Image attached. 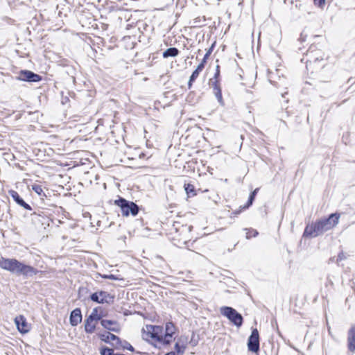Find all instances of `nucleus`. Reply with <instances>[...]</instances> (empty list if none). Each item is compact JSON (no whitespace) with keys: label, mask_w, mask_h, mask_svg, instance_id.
<instances>
[{"label":"nucleus","mask_w":355,"mask_h":355,"mask_svg":"<svg viewBox=\"0 0 355 355\" xmlns=\"http://www.w3.org/2000/svg\"><path fill=\"white\" fill-rule=\"evenodd\" d=\"M259 191V188H257L255 189L250 194V197H249V199H248V205L247 207H249L250 205H251L254 200V198L257 193Z\"/></svg>","instance_id":"26"},{"label":"nucleus","mask_w":355,"mask_h":355,"mask_svg":"<svg viewBox=\"0 0 355 355\" xmlns=\"http://www.w3.org/2000/svg\"><path fill=\"white\" fill-rule=\"evenodd\" d=\"M313 46L308 51L306 57L302 59V62H305L306 69L312 68L313 65L315 68H322L323 64H319L323 60L322 53L319 50L313 49Z\"/></svg>","instance_id":"3"},{"label":"nucleus","mask_w":355,"mask_h":355,"mask_svg":"<svg viewBox=\"0 0 355 355\" xmlns=\"http://www.w3.org/2000/svg\"><path fill=\"white\" fill-rule=\"evenodd\" d=\"M219 76H220V69H219V66L217 65L216 66V73L214 74V78L218 79Z\"/></svg>","instance_id":"34"},{"label":"nucleus","mask_w":355,"mask_h":355,"mask_svg":"<svg viewBox=\"0 0 355 355\" xmlns=\"http://www.w3.org/2000/svg\"><path fill=\"white\" fill-rule=\"evenodd\" d=\"M186 192L189 193H191L194 192V187L192 184H188L184 185Z\"/></svg>","instance_id":"30"},{"label":"nucleus","mask_w":355,"mask_h":355,"mask_svg":"<svg viewBox=\"0 0 355 355\" xmlns=\"http://www.w3.org/2000/svg\"><path fill=\"white\" fill-rule=\"evenodd\" d=\"M209 87L213 89V92L216 90V89L220 88L218 80L216 78H211L209 82Z\"/></svg>","instance_id":"24"},{"label":"nucleus","mask_w":355,"mask_h":355,"mask_svg":"<svg viewBox=\"0 0 355 355\" xmlns=\"http://www.w3.org/2000/svg\"><path fill=\"white\" fill-rule=\"evenodd\" d=\"M123 347L124 349H126L128 350H130L131 352L134 351V347L128 342H125L124 345H123Z\"/></svg>","instance_id":"33"},{"label":"nucleus","mask_w":355,"mask_h":355,"mask_svg":"<svg viewBox=\"0 0 355 355\" xmlns=\"http://www.w3.org/2000/svg\"><path fill=\"white\" fill-rule=\"evenodd\" d=\"M347 347L350 352H355V327H352L348 331Z\"/></svg>","instance_id":"14"},{"label":"nucleus","mask_w":355,"mask_h":355,"mask_svg":"<svg viewBox=\"0 0 355 355\" xmlns=\"http://www.w3.org/2000/svg\"><path fill=\"white\" fill-rule=\"evenodd\" d=\"M248 350L257 353L259 351V334L257 329H253L248 340Z\"/></svg>","instance_id":"7"},{"label":"nucleus","mask_w":355,"mask_h":355,"mask_svg":"<svg viewBox=\"0 0 355 355\" xmlns=\"http://www.w3.org/2000/svg\"><path fill=\"white\" fill-rule=\"evenodd\" d=\"M211 50H212V48H210L209 50L206 53V54L205 55L202 62L200 63H203V66L205 67V64L207 62V59L209 58L211 52Z\"/></svg>","instance_id":"32"},{"label":"nucleus","mask_w":355,"mask_h":355,"mask_svg":"<svg viewBox=\"0 0 355 355\" xmlns=\"http://www.w3.org/2000/svg\"><path fill=\"white\" fill-rule=\"evenodd\" d=\"M15 322L17 329L22 334L27 333L29 327L24 316L20 315L15 318Z\"/></svg>","instance_id":"10"},{"label":"nucleus","mask_w":355,"mask_h":355,"mask_svg":"<svg viewBox=\"0 0 355 355\" xmlns=\"http://www.w3.org/2000/svg\"><path fill=\"white\" fill-rule=\"evenodd\" d=\"M100 338L105 343H109L110 340L116 341L117 343H120V339L119 337L109 332L104 334H101Z\"/></svg>","instance_id":"19"},{"label":"nucleus","mask_w":355,"mask_h":355,"mask_svg":"<svg viewBox=\"0 0 355 355\" xmlns=\"http://www.w3.org/2000/svg\"><path fill=\"white\" fill-rule=\"evenodd\" d=\"M19 80L27 81V82H39L41 80V76L36 74L31 71L22 70L19 72V76L17 78Z\"/></svg>","instance_id":"9"},{"label":"nucleus","mask_w":355,"mask_h":355,"mask_svg":"<svg viewBox=\"0 0 355 355\" xmlns=\"http://www.w3.org/2000/svg\"><path fill=\"white\" fill-rule=\"evenodd\" d=\"M96 320H90V318H87L85 321V330L87 333L92 334L96 328Z\"/></svg>","instance_id":"18"},{"label":"nucleus","mask_w":355,"mask_h":355,"mask_svg":"<svg viewBox=\"0 0 355 355\" xmlns=\"http://www.w3.org/2000/svg\"><path fill=\"white\" fill-rule=\"evenodd\" d=\"M340 214H331L327 218L318 220L315 223L307 225L305 227L303 236L309 237H317L323 234L337 225L340 218Z\"/></svg>","instance_id":"1"},{"label":"nucleus","mask_w":355,"mask_h":355,"mask_svg":"<svg viewBox=\"0 0 355 355\" xmlns=\"http://www.w3.org/2000/svg\"><path fill=\"white\" fill-rule=\"evenodd\" d=\"M103 317L102 313V308L101 307H96L93 309L91 314L89 315V318L90 320H100Z\"/></svg>","instance_id":"17"},{"label":"nucleus","mask_w":355,"mask_h":355,"mask_svg":"<svg viewBox=\"0 0 355 355\" xmlns=\"http://www.w3.org/2000/svg\"><path fill=\"white\" fill-rule=\"evenodd\" d=\"M179 51L175 47H171L167 49L163 53V57L164 58H167L168 57H175L178 55Z\"/></svg>","instance_id":"20"},{"label":"nucleus","mask_w":355,"mask_h":355,"mask_svg":"<svg viewBox=\"0 0 355 355\" xmlns=\"http://www.w3.org/2000/svg\"><path fill=\"white\" fill-rule=\"evenodd\" d=\"M115 204L120 207L122 215L124 216H128L130 214L135 216L139 212L137 205L124 198H120L115 201Z\"/></svg>","instance_id":"4"},{"label":"nucleus","mask_w":355,"mask_h":355,"mask_svg":"<svg viewBox=\"0 0 355 355\" xmlns=\"http://www.w3.org/2000/svg\"><path fill=\"white\" fill-rule=\"evenodd\" d=\"M186 343L187 340H182V338H179L177 343L175 345V349L176 351L175 354L177 355H182L184 353L186 349Z\"/></svg>","instance_id":"16"},{"label":"nucleus","mask_w":355,"mask_h":355,"mask_svg":"<svg viewBox=\"0 0 355 355\" xmlns=\"http://www.w3.org/2000/svg\"><path fill=\"white\" fill-rule=\"evenodd\" d=\"M101 324L104 328L114 332H119L120 330L118 323L114 320H101Z\"/></svg>","instance_id":"13"},{"label":"nucleus","mask_w":355,"mask_h":355,"mask_svg":"<svg viewBox=\"0 0 355 355\" xmlns=\"http://www.w3.org/2000/svg\"><path fill=\"white\" fill-rule=\"evenodd\" d=\"M0 268L17 276L31 277L37 274L38 270L16 259L0 258Z\"/></svg>","instance_id":"2"},{"label":"nucleus","mask_w":355,"mask_h":355,"mask_svg":"<svg viewBox=\"0 0 355 355\" xmlns=\"http://www.w3.org/2000/svg\"><path fill=\"white\" fill-rule=\"evenodd\" d=\"M104 278H107V279H118L114 275H105Z\"/></svg>","instance_id":"35"},{"label":"nucleus","mask_w":355,"mask_h":355,"mask_svg":"<svg viewBox=\"0 0 355 355\" xmlns=\"http://www.w3.org/2000/svg\"><path fill=\"white\" fill-rule=\"evenodd\" d=\"M326 0H314V3L315 6L322 8L325 4Z\"/></svg>","instance_id":"31"},{"label":"nucleus","mask_w":355,"mask_h":355,"mask_svg":"<svg viewBox=\"0 0 355 355\" xmlns=\"http://www.w3.org/2000/svg\"><path fill=\"white\" fill-rule=\"evenodd\" d=\"M220 313L228 318L235 326L240 327L243 324V317L234 309L230 306H222Z\"/></svg>","instance_id":"6"},{"label":"nucleus","mask_w":355,"mask_h":355,"mask_svg":"<svg viewBox=\"0 0 355 355\" xmlns=\"http://www.w3.org/2000/svg\"><path fill=\"white\" fill-rule=\"evenodd\" d=\"M213 93H214V96H216V98H217L220 105H223L224 101H223V96H222L221 88L216 89V90H214L213 92Z\"/></svg>","instance_id":"23"},{"label":"nucleus","mask_w":355,"mask_h":355,"mask_svg":"<svg viewBox=\"0 0 355 355\" xmlns=\"http://www.w3.org/2000/svg\"><path fill=\"white\" fill-rule=\"evenodd\" d=\"M165 355H175V353L174 352H171L166 353Z\"/></svg>","instance_id":"37"},{"label":"nucleus","mask_w":355,"mask_h":355,"mask_svg":"<svg viewBox=\"0 0 355 355\" xmlns=\"http://www.w3.org/2000/svg\"><path fill=\"white\" fill-rule=\"evenodd\" d=\"M329 261H335V258H334V257L331 258V259H329Z\"/></svg>","instance_id":"38"},{"label":"nucleus","mask_w":355,"mask_h":355,"mask_svg":"<svg viewBox=\"0 0 355 355\" xmlns=\"http://www.w3.org/2000/svg\"><path fill=\"white\" fill-rule=\"evenodd\" d=\"M90 299L95 302L100 304H110L114 301V296L105 291L96 292L91 295Z\"/></svg>","instance_id":"8"},{"label":"nucleus","mask_w":355,"mask_h":355,"mask_svg":"<svg viewBox=\"0 0 355 355\" xmlns=\"http://www.w3.org/2000/svg\"><path fill=\"white\" fill-rule=\"evenodd\" d=\"M347 256L346 255V254H345V253H344L343 252H340V253L338 254V257H337V259H336V262L338 264H339V263H340L341 261L346 259H347Z\"/></svg>","instance_id":"29"},{"label":"nucleus","mask_w":355,"mask_h":355,"mask_svg":"<svg viewBox=\"0 0 355 355\" xmlns=\"http://www.w3.org/2000/svg\"><path fill=\"white\" fill-rule=\"evenodd\" d=\"M246 232V239H249L252 237H255L258 235V232L255 230L252 229H245Z\"/></svg>","instance_id":"25"},{"label":"nucleus","mask_w":355,"mask_h":355,"mask_svg":"<svg viewBox=\"0 0 355 355\" xmlns=\"http://www.w3.org/2000/svg\"><path fill=\"white\" fill-rule=\"evenodd\" d=\"M9 195L12 197L13 200L19 205L23 207L24 209L31 210V206L27 204L19 195V193L14 190H10L8 191Z\"/></svg>","instance_id":"11"},{"label":"nucleus","mask_w":355,"mask_h":355,"mask_svg":"<svg viewBox=\"0 0 355 355\" xmlns=\"http://www.w3.org/2000/svg\"><path fill=\"white\" fill-rule=\"evenodd\" d=\"M204 67H205L203 66V63H200L197 68L193 71L188 83L189 88H191L193 82H194L198 77L200 73L203 70Z\"/></svg>","instance_id":"15"},{"label":"nucleus","mask_w":355,"mask_h":355,"mask_svg":"<svg viewBox=\"0 0 355 355\" xmlns=\"http://www.w3.org/2000/svg\"><path fill=\"white\" fill-rule=\"evenodd\" d=\"M300 40H301L302 41L305 40V37H304L303 33L301 34Z\"/></svg>","instance_id":"36"},{"label":"nucleus","mask_w":355,"mask_h":355,"mask_svg":"<svg viewBox=\"0 0 355 355\" xmlns=\"http://www.w3.org/2000/svg\"><path fill=\"white\" fill-rule=\"evenodd\" d=\"M69 320L72 326H77L82 321V314L80 309L77 308L71 311Z\"/></svg>","instance_id":"12"},{"label":"nucleus","mask_w":355,"mask_h":355,"mask_svg":"<svg viewBox=\"0 0 355 355\" xmlns=\"http://www.w3.org/2000/svg\"><path fill=\"white\" fill-rule=\"evenodd\" d=\"M31 189L34 191L39 196L43 197L46 196L42 187L40 184H34L31 186Z\"/></svg>","instance_id":"22"},{"label":"nucleus","mask_w":355,"mask_h":355,"mask_svg":"<svg viewBox=\"0 0 355 355\" xmlns=\"http://www.w3.org/2000/svg\"><path fill=\"white\" fill-rule=\"evenodd\" d=\"M113 349L108 348L107 347H103L101 349V355H114L113 354Z\"/></svg>","instance_id":"27"},{"label":"nucleus","mask_w":355,"mask_h":355,"mask_svg":"<svg viewBox=\"0 0 355 355\" xmlns=\"http://www.w3.org/2000/svg\"><path fill=\"white\" fill-rule=\"evenodd\" d=\"M175 331V327L173 322H167L165 327V331L164 333L166 334V336H173Z\"/></svg>","instance_id":"21"},{"label":"nucleus","mask_w":355,"mask_h":355,"mask_svg":"<svg viewBox=\"0 0 355 355\" xmlns=\"http://www.w3.org/2000/svg\"><path fill=\"white\" fill-rule=\"evenodd\" d=\"M164 334V328L162 326L146 325L143 329V338L145 340L151 338L159 342L162 340Z\"/></svg>","instance_id":"5"},{"label":"nucleus","mask_w":355,"mask_h":355,"mask_svg":"<svg viewBox=\"0 0 355 355\" xmlns=\"http://www.w3.org/2000/svg\"><path fill=\"white\" fill-rule=\"evenodd\" d=\"M172 337L173 336H166V334H164L163 335L162 340H159V342L165 345H168L171 341Z\"/></svg>","instance_id":"28"}]
</instances>
